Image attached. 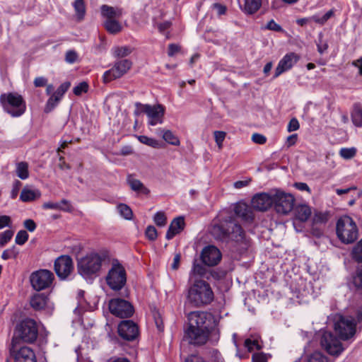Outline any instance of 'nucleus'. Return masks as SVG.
Here are the masks:
<instances>
[{"label":"nucleus","instance_id":"nucleus-1","mask_svg":"<svg viewBox=\"0 0 362 362\" xmlns=\"http://www.w3.org/2000/svg\"><path fill=\"white\" fill-rule=\"evenodd\" d=\"M188 320L189 327L185 337L192 344H204L208 340L209 325L214 322V317L206 312L194 311L189 314Z\"/></svg>","mask_w":362,"mask_h":362},{"label":"nucleus","instance_id":"nucleus-2","mask_svg":"<svg viewBox=\"0 0 362 362\" xmlns=\"http://www.w3.org/2000/svg\"><path fill=\"white\" fill-rule=\"evenodd\" d=\"M211 233L216 239L221 240L230 239L238 242L244 238L243 228L230 216L223 218L218 222L214 223Z\"/></svg>","mask_w":362,"mask_h":362},{"label":"nucleus","instance_id":"nucleus-3","mask_svg":"<svg viewBox=\"0 0 362 362\" xmlns=\"http://www.w3.org/2000/svg\"><path fill=\"white\" fill-rule=\"evenodd\" d=\"M108 261L106 253L92 252L78 261V272L84 278L96 275Z\"/></svg>","mask_w":362,"mask_h":362},{"label":"nucleus","instance_id":"nucleus-4","mask_svg":"<svg viewBox=\"0 0 362 362\" xmlns=\"http://www.w3.org/2000/svg\"><path fill=\"white\" fill-rule=\"evenodd\" d=\"M213 298L214 293L209 284L203 280L195 281L187 291V303L194 307L207 305Z\"/></svg>","mask_w":362,"mask_h":362},{"label":"nucleus","instance_id":"nucleus-5","mask_svg":"<svg viewBox=\"0 0 362 362\" xmlns=\"http://www.w3.org/2000/svg\"><path fill=\"white\" fill-rule=\"evenodd\" d=\"M336 233L341 243L351 244L358 238V229L352 218L343 216L337 222Z\"/></svg>","mask_w":362,"mask_h":362},{"label":"nucleus","instance_id":"nucleus-6","mask_svg":"<svg viewBox=\"0 0 362 362\" xmlns=\"http://www.w3.org/2000/svg\"><path fill=\"white\" fill-rule=\"evenodd\" d=\"M334 330L341 340H349L356 332L357 322L352 317L336 315L334 317Z\"/></svg>","mask_w":362,"mask_h":362},{"label":"nucleus","instance_id":"nucleus-7","mask_svg":"<svg viewBox=\"0 0 362 362\" xmlns=\"http://www.w3.org/2000/svg\"><path fill=\"white\" fill-rule=\"evenodd\" d=\"M0 102L4 109L12 117L22 115L26 109L25 103L23 97L16 93L2 94Z\"/></svg>","mask_w":362,"mask_h":362},{"label":"nucleus","instance_id":"nucleus-8","mask_svg":"<svg viewBox=\"0 0 362 362\" xmlns=\"http://www.w3.org/2000/svg\"><path fill=\"white\" fill-rule=\"evenodd\" d=\"M127 281L126 271L117 260H114L106 276V282L114 291L121 290Z\"/></svg>","mask_w":362,"mask_h":362},{"label":"nucleus","instance_id":"nucleus-9","mask_svg":"<svg viewBox=\"0 0 362 362\" xmlns=\"http://www.w3.org/2000/svg\"><path fill=\"white\" fill-rule=\"evenodd\" d=\"M135 115H139L145 113L148 118V124L155 126L163 123V118L165 112V108L161 105H151L148 104H141L136 103L135 104Z\"/></svg>","mask_w":362,"mask_h":362},{"label":"nucleus","instance_id":"nucleus-10","mask_svg":"<svg viewBox=\"0 0 362 362\" xmlns=\"http://www.w3.org/2000/svg\"><path fill=\"white\" fill-rule=\"evenodd\" d=\"M38 330L36 322L32 319L23 320L17 327L13 338H18V344L22 340L26 343L35 341L37 337Z\"/></svg>","mask_w":362,"mask_h":362},{"label":"nucleus","instance_id":"nucleus-11","mask_svg":"<svg viewBox=\"0 0 362 362\" xmlns=\"http://www.w3.org/2000/svg\"><path fill=\"white\" fill-rule=\"evenodd\" d=\"M295 199L291 194L279 189H274L273 205L276 211L280 214H288L292 211Z\"/></svg>","mask_w":362,"mask_h":362},{"label":"nucleus","instance_id":"nucleus-12","mask_svg":"<svg viewBox=\"0 0 362 362\" xmlns=\"http://www.w3.org/2000/svg\"><path fill=\"white\" fill-rule=\"evenodd\" d=\"M18 338H12L9 348L10 355L14 362H37L33 350L26 346L18 348Z\"/></svg>","mask_w":362,"mask_h":362},{"label":"nucleus","instance_id":"nucleus-13","mask_svg":"<svg viewBox=\"0 0 362 362\" xmlns=\"http://www.w3.org/2000/svg\"><path fill=\"white\" fill-rule=\"evenodd\" d=\"M132 66V62L129 59H125L115 62L113 66L103 74V82L107 83L121 78L127 73Z\"/></svg>","mask_w":362,"mask_h":362},{"label":"nucleus","instance_id":"nucleus-14","mask_svg":"<svg viewBox=\"0 0 362 362\" xmlns=\"http://www.w3.org/2000/svg\"><path fill=\"white\" fill-rule=\"evenodd\" d=\"M54 280V274L49 270L40 269L31 274L30 281L36 291L44 290L49 287Z\"/></svg>","mask_w":362,"mask_h":362},{"label":"nucleus","instance_id":"nucleus-15","mask_svg":"<svg viewBox=\"0 0 362 362\" xmlns=\"http://www.w3.org/2000/svg\"><path fill=\"white\" fill-rule=\"evenodd\" d=\"M320 344L328 354L333 356L339 355L344 349L339 338L337 339L331 332L328 331L322 332Z\"/></svg>","mask_w":362,"mask_h":362},{"label":"nucleus","instance_id":"nucleus-16","mask_svg":"<svg viewBox=\"0 0 362 362\" xmlns=\"http://www.w3.org/2000/svg\"><path fill=\"white\" fill-rule=\"evenodd\" d=\"M109 309L112 315L121 318L131 317L134 311L132 305L129 302L121 298L110 300Z\"/></svg>","mask_w":362,"mask_h":362},{"label":"nucleus","instance_id":"nucleus-17","mask_svg":"<svg viewBox=\"0 0 362 362\" xmlns=\"http://www.w3.org/2000/svg\"><path fill=\"white\" fill-rule=\"evenodd\" d=\"M54 271L61 279H65L73 270L72 259L68 255H62L54 261Z\"/></svg>","mask_w":362,"mask_h":362},{"label":"nucleus","instance_id":"nucleus-18","mask_svg":"<svg viewBox=\"0 0 362 362\" xmlns=\"http://www.w3.org/2000/svg\"><path fill=\"white\" fill-rule=\"evenodd\" d=\"M273 202L274 189L255 195L252 199V206L256 210L264 211L273 205Z\"/></svg>","mask_w":362,"mask_h":362},{"label":"nucleus","instance_id":"nucleus-19","mask_svg":"<svg viewBox=\"0 0 362 362\" xmlns=\"http://www.w3.org/2000/svg\"><path fill=\"white\" fill-rule=\"evenodd\" d=\"M139 327L132 320H123L118 325L119 335L124 340L133 341L139 335Z\"/></svg>","mask_w":362,"mask_h":362},{"label":"nucleus","instance_id":"nucleus-20","mask_svg":"<svg viewBox=\"0 0 362 362\" xmlns=\"http://www.w3.org/2000/svg\"><path fill=\"white\" fill-rule=\"evenodd\" d=\"M299 56L294 52L286 54L279 62L274 73V78L279 76L284 72L291 69L299 60Z\"/></svg>","mask_w":362,"mask_h":362},{"label":"nucleus","instance_id":"nucleus-21","mask_svg":"<svg viewBox=\"0 0 362 362\" xmlns=\"http://www.w3.org/2000/svg\"><path fill=\"white\" fill-rule=\"evenodd\" d=\"M201 257L206 265L214 266L220 262L221 254L217 247L209 245L203 249Z\"/></svg>","mask_w":362,"mask_h":362},{"label":"nucleus","instance_id":"nucleus-22","mask_svg":"<svg viewBox=\"0 0 362 362\" xmlns=\"http://www.w3.org/2000/svg\"><path fill=\"white\" fill-rule=\"evenodd\" d=\"M234 211L237 216L246 221L253 220L254 215L250 206L244 202H238L235 205Z\"/></svg>","mask_w":362,"mask_h":362},{"label":"nucleus","instance_id":"nucleus-23","mask_svg":"<svg viewBox=\"0 0 362 362\" xmlns=\"http://www.w3.org/2000/svg\"><path fill=\"white\" fill-rule=\"evenodd\" d=\"M185 226V221L182 217H177L173 220L168 230L166 233L165 238L168 240L172 239L175 235L180 233Z\"/></svg>","mask_w":362,"mask_h":362},{"label":"nucleus","instance_id":"nucleus-24","mask_svg":"<svg viewBox=\"0 0 362 362\" xmlns=\"http://www.w3.org/2000/svg\"><path fill=\"white\" fill-rule=\"evenodd\" d=\"M101 15L105 21L117 19L122 16V10L107 5H103Z\"/></svg>","mask_w":362,"mask_h":362},{"label":"nucleus","instance_id":"nucleus-25","mask_svg":"<svg viewBox=\"0 0 362 362\" xmlns=\"http://www.w3.org/2000/svg\"><path fill=\"white\" fill-rule=\"evenodd\" d=\"M40 196L41 192L39 189H32L26 186L21 191L20 199L23 202H30L39 199Z\"/></svg>","mask_w":362,"mask_h":362},{"label":"nucleus","instance_id":"nucleus-26","mask_svg":"<svg viewBox=\"0 0 362 362\" xmlns=\"http://www.w3.org/2000/svg\"><path fill=\"white\" fill-rule=\"evenodd\" d=\"M47 301V298L45 295L37 293L31 298L30 303L33 309L40 310L45 307Z\"/></svg>","mask_w":362,"mask_h":362},{"label":"nucleus","instance_id":"nucleus-27","mask_svg":"<svg viewBox=\"0 0 362 362\" xmlns=\"http://www.w3.org/2000/svg\"><path fill=\"white\" fill-rule=\"evenodd\" d=\"M127 181L133 191L140 192L144 194H148L149 193V190L143 185L140 180L129 176Z\"/></svg>","mask_w":362,"mask_h":362},{"label":"nucleus","instance_id":"nucleus-28","mask_svg":"<svg viewBox=\"0 0 362 362\" xmlns=\"http://www.w3.org/2000/svg\"><path fill=\"white\" fill-rule=\"evenodd\" d=\"M103 25L106 30L112 35L119 33L122 29V24L117 19L104 21Z\"/></svg>","mask_w":362,"mask_h":362},{"label":"nucleus","instance_id":"nucleus-29","mask_svg":"<svg viewBox=\"0 0 362 362\" xmlns=\"http://www.w3.org/2000/svg\"><path fill=\"white\" fill-rule=\"evenodd\" d=\"M311 214V209L305 204L298 206L296 209V216L300 221H306Z\"/></svg>","mask_w":362,"mask_h":362},{"label":"nucleus","instance_id":"nucleus-30","mask_svg":"<svg viewBox=\"0 0 362 362\" xmlns=\"http://www.w3.org/2000/svg\"><path fill=\"white\" fill-rule=\"evenodd\" d=\"M16 175L21 180H26L29 177L28 164L26 162L21 161L16 163Z\"/></svg>","mask_w":362,"mask_h":362},{"label":"nucleus","instance_id":"nucleus-31","mask_svg":"<svg viewBox=\"0 0 362 362\" xmlns=\"http://www.w3.org/2000/svg\"><path fill=\"white\" fill-rule=\"evenodd\" d=\"M76 18L78 21L84 18L86 14V6L83 0H76L73 4Z\"/></svg>","mask_w":362,"mask_h":362},{"label":"nucleus","instance_id":"nucleus-32","mask_svg":"<svg viewBox=\"0 0 362 362\" xmlns=\"http://www.w3.org/2000/svg\"><path fill=\"white\" fill-rule=\"evenodd\" d=\"M262 6V0H245V10L247 13L252 14L257 11Z\"/></svg>","mask_w":362,"mask_h":362},{"label":"nucleus","instance_id":"nucleus-33","mask_svg":"<svg viewBox=\"0 0 362 362\" xmlns=\"http://www.w3.org/2000/svg\"><path fill=\"white\" fill-rule=\"evenodd\" d=\"M351 119L356 126H362V108L360 105H356L354 106L351 113Z\"/></svg>","mask_w":362,"mask_h":362},{"label":"nucleus","instance_id":"nucleus-34","mask_svg":"<svg viewBox=\"0 0 362 362\" xmlns=\"http://www.w3.org/2000/svg\"><path fill=\"white\" fill-rule=\"evenodd\" d=\"M119 215L127 220H131L133 217V212L130 207L125 204H119L117 206Z\"/></svg>","mask_w":362,"mask_h":362},{"label":"nucleus","instance_id":"nucleus-35","mask_svg":"<svg viewBox=\"0 0 362 362\" xmlns=\"http://www.w3.org/2000/svg\"><path fill=\"white\" fill-rule=\"evenodd\" d=\"M162 132V137L166 142L173 146L180 145L179 139L170 130H163Z\"/></svg>","mask_w":362,"mask_h":362},{"label":"nucleus","instance_id":"nucleus-36","mask_svg":"<svg viewBox=\"0 0 362 362\" xmlns=\"http://www.w3.org/2000/svg\"><path fill=\"white\" fill-rule=\"evenodd\" d=\"M112 51L115 57L122 58L129 55L132 53V49L129 47L124 46L115 47Z\"/></svg>","mask_w":362,"mask_h":362},{"label":"nucleus","instance_id":"nucleus-37","mask_svg":"<svg viewBox=\"0 0 362 362\" xmlns=\"http://www.w3.org/2000/svg\"><path fill=\"white\" fill-rule=\"evenodd\" d=\"M244 344L249 351H252L255 349L260 350L262 349V345L256 337L245 339Z\"/></svg>","mask_w":362,"mask_h":362},{"label":"nucleus","instance_id":"nucleus-38","mask_svg":"<svg viewBox=\"0 0 362 362\" xmlns=\"http://www.w3.org/2000/svg\"><path fill=\"white\" fill-rule=\"evenodd\" d=\"M328 214L322 213V212H316L314 214L313 218V224L314 225H321L325 224L328 221Z\"/></svg>","mask_w":362,"mask_h":362},{"label":"nucleus","instance_id":"nucleus-39","mask_svg":"<svg viewBox=\"0 0 362 362\" xmlns=\"http://www.w3.org/2000/svg\"><path fill=\"white\" fill-rule=\"evenodd\" d=\"M137 138H138V140L144 144H146L147 146H149L151 147L156 148H158L160 147L159 142L153 138H150V137H148V136H144V135L139 136Z\"/></svg>","mask_w":362,"mask_h":362},{"label":"nucleus","instance_id":"nucleus-40","mask_svg":"<svg viewBox=\"0 0 362 362\" xmlns=\"http://www.w3.org/2000/svg\"><path fill=\"white\" fill-rule=\"evenodd\" d=\"M356 149L352 148H342L339 151V155L341 158L346 160L351 159L356 156Z\"/></svg>","mask_w":362,"mask_h":362},{"label":"nucleus","instance_id":"nucleus-41","mask_svg":"<svg viewBox=\"0 0 362 362\" xmlns=\"http://www.w3.org/2000/svg\"><path fill=\"white\" fill-rule=\"evenodd\" d=\"M333 15L334 11L332 10H329L322 17H319L318 16L315 15L313 16L311 19L317 23L324 25Z\"/></svg>","mask_w":362,"mask_h":362},{"label":"nucleus","instance_id":"nucleus-42","mask_svg":"<svg viewBox=\"0 0 362 362\" xmlns=\"http://www.w3.org/2000/svg\"><path fill=\"white\" fill-rule=\"evenodd\" d=\"M71 86V83L66 81L60 85L57 90L53 93V95L58 98L59 100L62 98L64 93L68 90Z\"/></svg>","mask_w":362,"mask_h":362},{"label":"nucleus","instance_id":"nucleus-43","mask_svg":"<svg viewBox=\"0 0 362 362\" xmlns=\"http://www.w3.org/2000/svg\"><path fill=\"white\" fill-rule=\"evenodd\" d=\"M18 254V250L15 246L11 247L7 250H5L1 255V258L4 260H7L11 258H16Z\"/></svg>","mask_w":362,"mask_h":362},{"label":"nucleus","instance_id":"nucleus-44","mask_svg":"<svg viewBox=\"0 0 362 362\" xmlns=\"http://www.w3.org/2000/svg\"><path fill=\"white\" fill-rule=\"evenodd\" d=\"M13 235V231L11 230H6L0 233V247L4 246L7 244Z\"/></svg>","mask_w":362,"mask_h":362},{"label":"nucleus","instance_id":"nucleus-45","mask_svg":"<svg viewBox=\"0 0 362 362\" xmlns=\"http://www.w3.org/2000/svg\"><path fill=\"white\" fill-rule=\"evenodd\" d=\"M60 100L58 98L55 97L54 95H52L47 101L45 107V112L46 113H48L51 112L59 103Z\"/></svg>","mask_w":362,"mask_h":362},{"label":"nucleus","instance_id":"nucleus-46","mask_svg":"<svg viewBox=\"0 0 362 362\" xmlns=\"http://www.w3.org/2000/svg\"><path fill=\"white\" fill-rule=\"evenodd\" d=\"M317 51L320 54L325 53L328 49V43L323 40L322 33H320L317 42Z\"/></svg>","mask_w":362,"mask_h":362},{"label":"nucleus","instance_id":"nucleus-47","mask_svg":"<svg viewBox=\"0 0 362 362\" xmlns=\"http://www.w3.org/2000/svg\"><path fill=\"white\" fill-rule=\"evenodd\" d=\"M68 202L66 199H62L60 202H45L43 204V208L46 209H62V204H67Z\"/></svg>","mask_w":362,"mask_h":362},{"label":"nucleus","instance_id":"nucleus-48","mask_svg":"<svg viewBox=\"0 0 362 362\" xmlns=\"http://www.w3.org/2000/svg\"><path fill=\"white\" fill-rule=\"evenodd\" d=\"M353 257L358 262H362V239L358 243L352 252Z\"/></svg>","mask_w":362,"mask_h":362},{"label":"nucleus","instance_id":"nucleus-49","mask_svg":"<svg viewBox=\"0 0 362 362\" xmlns=\"http://www.w3.org/2000/svg\"><path fill=\"white\" fill-rule=\"evenodd\" d=\"M28 233L24 230H21L18 232V233L16 236V238H15V242L16 244L22 245L25 244V243L28 240Z\"/></svg>","mask_w":362,"mask_h":362},{"label":"nucleus","instance_id":"nucleus-50","mask_svg":"<svg viewBox=\"0 0 362 362\" xmlns=\"http://www.w3.org/2000/svg\"><path fill=\"white\" fill-rule=\"evenodd\" d=\"M88 90V84L85 82H81L73 89V92L76 95H81L83 93H86Z\"/></svg>","mask_w":362,"mask_h":362},{"label":"nucleus","instance_id":"nucleus-51","mask_svg":"<svg viewBox=\"0 0 362 362\" xmlns=\"http://www.w3.org/2000/svg\"><path fill=\"white\" fill-rule=\"evenodd\" d=\"M220 338V330L218 327H213L211 329H209V337L208 339L212 342H217Z\"/></svg>","mask_w":362,"mask_h":362},{"label":"nucleus","instance_id":"nucleus-52","mask_svg":"<svg viewBox=\"0 0 362 362\" xmlns=\"http://www.w3.org/2000/svg\"><path fill=\"white\" fill-rule=\"evenodd\" d=\"M306 362H327V358L319 352L310 355Z\"/></svg>","mask_w":362,"mask_h":362},{"label":"nucleus","instance_id":"nucleus-53","mask_svg":"<svg viewBox=\"0 0 362 362\" xmlns=\"http://www.w3.org/2000/svg\"><path fill=\"white\" fill-rule=\"evenodd\" d=\"M214 135L216 144L218 145L219 148H221L223 141H224L226 136V133L222 131H215L214 132Z\"/></svg>","mask_w":362,"mask_h":362},{"label":"nucleus","instance_id":"nucleus-54","mask_svg":"<svg viewBox=\"0 0 362 362\" xmlns=\"http://www.w3.org/2000/svg\"><path fill=\"white\" fill-rule=\"evenodd\" d=\"M153 221L158 226H164L166 224V216L163 212H157Z\"/></svg>","mask_w":362,"mask_h":362},{"label":"nucleus","instance_id":"nucleus-55","mask_svg":"<svg viewBox=\"0 0 362 362\" xmlns=\"http://www.w3.org/2000/svg\"><path fill=\"white\" fill-rule=\"evenodd\" d=\"M153 315L158 329L160 332L163 331L164 325L160 313L158 311H154Z\"/></svg>","mask_w":362,"mask_h":362},{"label":"nucleus","instance_id":"nucleus-56","mask_svg":"<svg viewBox=\"0 0 362 362\" xmlns=\"http://www.w3.org/2000/svg\"><path fill=\"white\" fill-rule=\"evenodd\" d=\"M146 235L151 240H156L157 238V230L156 228L153 226H148L146 230Z\"/></svg>","mask_w":362,"mask_h":362},{"label":"nucleus","instance_id":"nucleus-57","mask_svg":"<svg viewBox=\"0 0 362 362\" xmlns=\"http://www.w3.org/2000/svg\"><path fill=\"white\" fill-rule=\"evenodd\" d=\"M265 28L268 30H274V31H276V32H283L284 31V30L282 29L281 25L277 24L274 20L269 21L267 23Z\"/></svg>","mask_w":362,"mask_h":362},{"label":"nucleus","instance_id":"nucleus-58","mask_svg":"<svg viewBox=\"0 0 362 362\" xmlns=\"http://www.w3.org/2000/svg\"><path fill=\"white\" fill-rule=\"evenodd\" d=\"M300 124L297 119L292 118L287 126V131L288 132L296 131L299 129Z\"/></svg>","mask_w":362,"mask_h":362},{"label":"nucleus","instance_id":"nucleus-59","mask_svg":"<svg viewBox=\"0 0 362 362\" xmlns=\"http://www.w3.org/2000/svg\"><path fill=\"white\" fill-rule=\"evenodd\" d=\"M252 140L256 144H264L267 141V138L262 134L255 133L252 136Z\"/></svg>","mask_w":362,"mask_h":362},{"label":"nucleus","instance_id":"nucleus-60","mask_svg":"<svg viewBox=\"0 0 362 362\" xmlns=\"http://www.w3.org/2000/svg\"><path fill=\"white\" fill-rule=\"evenodd\" d=\"M192 272L194 274H197L199 276H204L205 274V269L200 264H197L194 262Z\"/></svg>","mask_w":362,"mask_h":362},{"label":"nucleus","instance_id":"nucleus-61","mask_svg":"<svg viewBox=\"0 0 362 362\" xmlns=\"http://www.w3.org/2000/svg\"><path fill=\"white\" fill-rule=\"evenodd\" d=\"M252 362H267V356L263 353H255L252 356Z\"/></svg>","mask_w":362,"mask_h":362},{"label":"nucleus","instance_id":"nucleus-62","mask_svg":"<svg viewBox=\"0 0 362 362\" xmlns=\"http://www.w3.org/2000/svg\"><path fill=\"white\" fill-rule=\"evenodd\" d=\"M78 55L76 52L73 50L68 51L66 54V62L72 64L77 59Z\"/></svg>","mask_w":362,"mask_h":362},{"label":"nucleus","instance_id":"nucleus-63","mask_svg":"<svg viewBox=\"0 0 362 362\" xmlns=\"http://www.w3.org/2000/svg\"><path fill=\"white\" fill-rule=\"evenodd\" d=\"M211 361L212 362H225L222 355L216 349L211 351Z\"/></svg>","mask_w":362,"mask_h":362},{"label":"nucleus","instance_id":"nucleus-64","mask_svg":"<svg viewBox=\"0 0 362 362\" xmlns=\"http://www.w3.org/2000/svg\"><path fill=\"white\" fill-rule=\"evenodd\" d=\"M353 282L356 287H362V270L358 272L357 274L354 277Z\"/></svg>","mask_w":362,"mask_h":362}]
</instances>
